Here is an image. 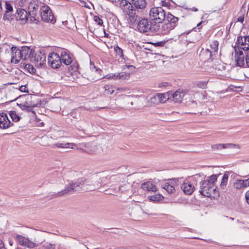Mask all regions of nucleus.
<instances>
[{
	"label": "nucleus",
	"instance_id": "1",
	"mask_svg": "<svg viewBox=\"0 0 249 249\" xmlns=\"http://www.w3.org/2000/svg\"><path fill=\"white\" fill-rule=\"evenodd\" d=\"M217 176L213 175L209 178L200 182L199 193L203 196L209 197H214L219 195L215 182L217 180Z\"/></svg>",
	"mask_w": 249,
	"mask_h": 249
},
{
	"label": "nucleus",
	"instance_id": "2",
	"mask_svg": "<svg viewBox=\"0 0 249 249\" xmlns=\"http://www.w3.org/2000/svg\"><path fill=\"white\" fill-rule=\"evenodd\" d=\"M60 56L62 63L66 65L71 64L69 67V70L76 71L78 70V64L73 59V55L70 52L65 49H63L60 52Z\"/></svg>",
	"mask_w": 249,
	"mask_h": 249
},
{
	"label": "nucleus",
	"instance_id": "3",
	"mask_svg": "<svg viewBox=\"0 0 249 249\" xmlns=\"http://www.w3.org/2000/svg\"><path fill=\"white\" fill-rule=\"evenodd\" d=\"M149 17L155 23L161 22L166 18V13L161 7H153L150 10Z\"/></svg>",
	"mask_w": 249,
	"mask_h": 249
},
{
	"label": "nucleus",
	"instance_id": "4",
	"mask_svg": "<svg viewBox=\"0 0 249 249\" xmlns=\"http://www.w3.org/2000/svg\"><path fill=\"white\" fill-rule=\"evenodd\" d=\"M130 25H136L142 15L132 6L123 12Z\"/></svg>",
	"mask_w": 249,
	"mask_h": 249
},
{
	"label": "nucleus",
	"instance_id": "5",
	"mask_svg": "<svg viewBox=\"0 0 249 249\" xmlns=\"http://www.w3.org/2000/svg\"><path fill=\"white\" fill-rule=\"evenodd\" d=\"M137 29L139 32L142 33H146L148 32H153L152 22L146 18H142L139 19L137 24Z\"/></svg>",
	"mask_w": 249,
	"mask_h": 249
},
{
	"label": "nucleus",
	"instance_id": "6",
	"mask_svg": "<svg viewBox=\"0 0 249 249\" xmlns=\"http://www.w3.org/2000/svg\"><path fill=\"white\" fill-rule=\"evenodd\" d=\"M40 17L43 21L53 23L55 22L54 19V16L48 5L45 4L42 5L40 8Z\"/></svg>",
	"mask_w": 249,
	"mask_h": 249
},
{
	"label": "nucleus",
	"instance_id": "7",
	"mask_svg": "<svg viewBox=\"0 0 249 249\" xmlns=\"http://www.w3.org/2000/svg\"><path fill=\"white\" fill-rule=\"evenodd\" d=\"M46 55L44 51L39 50L35 52L34 51L30 61L35 64L37 67H40L43 66L46 63Z\"/></svg>",
	"mask_w": 249,
	"mask_h": 249
},
{
	"label": "nucleus",
	"instance_id": "8",
	"mask_svg": "<svg viewBox=\"0 0 249 249\" xmlns=\"http://www.w3.org/2000/svg\"><path fill=\"white\" fill-rule=\"evenodd\" d=\"M172 30L171 26L166 22H158L153 24V32L158 35H166Z\"/></svg>",
	"mask_w": 249,
	"mask_h": 249
},
{
	"label": "nucleus",
	"instance_id": "9",
	"mask_svg": "<svg viewBox=\"0 0 249 249\" xmlns=\"http://www.w3.org/2000/svg\"><path fill=\"white\" fill-rule=\"evenodd\" d=\"M14 239L19 245L21 246L26 247L29 249H33L37 246V245L34 241L21 235H16L14 236Z\"/></svg>",
	"mask_w": 249,
	"mask_h": 249
},
{
	"label": "nucleus",
	"instance_id": "10",
	"mask_svg": "<svg viewBox=\"0 0 249 249\" xmlns=\"http://www.w3.org/2000/svg\"><path fill=\"white\" fill-rule=\"evenodd\" d=\"M48 63L53 69L58 68L62 64L61 56L57 53L53 52L48 56Z\"/></svg>",
	"mask_w": 249,
	"mask_h": 249
},
{
	"label": "nucleus",
	"instance_id": "11",
	"mask_svg": "<svg viewBox=\"0 0 249 249\" xmlns=\"http://www.w3.org/2000/svg\"><path fill=\"white\" fill-rule=\"evenodd\" d=\"M236 44H237L236 47L237 51L244 50L247 52L249 50V36L238 37Z\"/></svg>",
	"mask_w": 249,
	"mask_h": 249
},
{
	"label": "nucleus",
	"instance_id": "12",
	"mask_svg": "<svg viewBox=\"0 0 249 249\" xmlns=\"http://www.w3.org/2000/svg\"><path fill=\"white\" fill-rule=\"evenodd\" d=\"M93 69L88 70L86 74L87 79L91 82L96 81L101 78V70L96 69L93 64Z\"/></svg>",
	"mask_w": 249,
	"mask_h": 249
},
{
	"label": "nucleus",
	"instance_id": "13",
	"mask_svg": "<svg viewBox=\"0 0 249 249\" xmlns=\"http://www.w3.org/2000/svg\"><path fill=\"white\" fill-rule=\"evenodd\" d=\"M75 192L76 191L73 187L72 183L71 182L68 185H67L63 190H62L61 191L58 192L57 193H53L52 195V198H55L66 195L71 194Z\"/></svg>",
	"mask_w": 249,
	"mask_h": 249
},
{
	"label": "nucleus",
	"instance_id": "14",
	"mask_svg": "<svg viewBox=\"0 0 249 249\" xmlns=\"http://www.w3.org/2000/svg\"><path fill=\"white\" fill-rule=\"evenodd\" d=\"M131 3H132V6L142 15L147 6L146 0H131Z\"/></svg>",
	"mask_w": 249,
	"mask_h": 249
},
{
	"label": "nucleus",
	"instance_id": "15",
	"mask_svg": "<svg viewBox=\"0 0 249 249\" xmlns=\"http://www.w3.org/2000/svg\"><path fill=\"white\" fill-rule=\"evenodd\" d=\"M11 50L12 55L11 62L15 64L18 63L21 59H22L21 49L15 46H12Z\"/></svg>",
	"mask_w": 249,
	"mask_h": 249
},
{
	"label": "nucleus",
	"instance_id": "16",
	"mask_svg": "<svg viewBox=\"0 0 249 249\" xmlns=\"http://www.w3.org/2000/svg\"><path fill=\"white\" fill-rule=\"evenodd\" d=\"M13 125L6 114L4 113H0V128L1 129H6Z\"/></svg>",
	"mask_w": 249,
	"mask_h": 249
},
{
	"label": "nucleus",
	"instance_id": "17",
	"mask_svg": "<svg viewBox=\"0 0 249 249\" xmlns=\"http://www.w3.org/2000/svg\"><path fill=\"white\" fill-rule=\"evenodd\" d=\"M213 150H217L222 149H227V148H236L238 149H240V146L239 144H236L234 143H219L213 144L211 146Z\"/></svg>",
	"mask_w": 249,
	"mask_h": 249
},
{
	"label": "nucleus",
	"instance_id": "18",
	"mask_svg": "<svg viewBox=\"0 0 249 249\" xmlns=\"http://www.w3.org/2000/svg\"><path fill=\"white\" fill-rule=\"evenodd\" d=\"M21 51L22 60H29L30 61L35 51L33 48L30 47L23 46L21 48Z\"/></svg>",
	"mask_w": 249,
	"mask_h": 249
},
{
	"label": "nucleus",
	"instance_id": "19",
	"mask_svg": "<svg viewBox=\"0 0 249 249\" xmlns=\"http://www.w3.org/2000/svg\"><path fill=\"white\" fill-rule=\"evenodd\" d=\"M181 188L186 195H191L194 191L195 188L191 182L186 180L181 185Z\"/></svg>",
	"mask_w": 249,
	"mask_h": 249
},
{
	"label": "nucleus",
	"instance_id": "20",
	"mask_svg": "<svg viewBox=\"0 0 249 249\" xmlns=\"http://www.w3.org/2000/svg\"><path fill=\"white\" fill-rule=\"evenodd\" d=\"M218 42L217 40H212L210 42V48L207 49V53L209 54L210 58L213 59V56L217 52L218 49Z\"/></svg>",
	"mask_w": 249,
	"mask_h": 249
},
{
	"label": "nucleus",
	"instance_id": "21",
	"mask_svg": "<svg viewBox=\"0 0 249 249\" xmlns=\"http://www.w3.org/2000/svg\"><path fill=\"white\" fill-rule=\"evenodd\" d=\"M235 59L236 64L238 66L242 67L244 65V55L242 51H237L236 47H235Z\"/></svg>",
	"mask_w": 249,
	"mask_h": 249
},
{
	"label": "nucleus",
	"instance_id": "22",
	"mask_svg": "<svg viewBox=\"0 0 249 249\" xmlns=\"http://www.w3.org/2000/svg\"><path fill=\"white\" fill-rule=\"evenodd\" d=\"M166 18L168 21L167 23L171 26L172 29H174L177 25L178 18L169 13L166 15Z\"/></svg>",
	"mask_w": 249,
	"mask_h": 249
},
{
	"label": "nucleus",
	"instance_id": "23",
	"mask_svg": "<svg viewBox=\"0 0 249 249\" xmlns=\"http://www.w3.org/2000/svg\"><path fill=\"white\" fill-rule=\"evenodd\" d=\"M141 187L144 191L153 192L157 191L156 186L150 181L142 183Z\"/></svg>",
	"mask_w": 249,
	"mask_h": 249
},
{
	"label": "nucleus",
	"instance_id": "24",
	"mask_svg": "<svg viewBox=\"0 0 249 249\" xmlns=\"http://www.w3.org/2000/svg\"><path fill=\"white\" fill-rule=\"evenodd\" d=\"M17 13L18 14L17 18H19V20L22 21L23 23L26 22L28 20V13L25 10L23 9H19L17 10Z\"/></svg>",
	"mask_w": 249,
	"mask_h": 249
},
{
	"label": "nucleus",
	"instance_id": "25",
	"mask_svg": "<svg viewBox=\"0 0 249 249\" xmlns=\"http://www.w3.org/2000/svg\"><path fill=\"white\" fill-rule=\"evenodd\" d=\"M83 181H84V189L85 190L89 191L94 190H95L98 186V184L96 185L93 183V181L90 179L84 178Z\"/></svg>",
	"mask_w": 249,
	"mask_h": 249
},
{
	"label": "nucleus",
	"instance_id": "26",
	"mask_svg": "<svg viewBox=\"0 0 249 249\" xmlns=\"http://www.w3.org/2000/svg\"><path fill=\"white\" fill-rule=\"evenodd\" d=\"M185 95L184 92L180 89L175 91L173 94V98L175 102L177 103H180Z\"/></svg>",
	"mask_w": 249,
	"mask_h": 249
},
{
	"label": "nucleus",
	"instance_id": "27",
	"mask_svg": "<svg viewBox=\"0 0 249 249\" xmlns=\"http://www.w3.org/2000/svg\"><path fill=\"white\" fill-rule=\"evenodd\" d=\"M83 180L84 178H80L74 182L73 181L71 182L76 192L84 188V181Z\"/></svg>",
	"mask_w": 249,
	"mask_h": 249
},
{
	"label": "nucleus",
	"instance_id": "28",
	"mask_svg": "<svg viewBox=\"0 0 249 249\" xmlns=\"http://www.w3.org/2000/svg\"><path fill=\"white\" fill-rule=\"evenodd\" d=\"M80 127L86 131L91 132L93 130V124L89 119L85 120L83 124Z\"/></svg>",
	"mask_w": 249,
	"mask_h": 249
},
{
	"label": "nucleus",
	"instance_id": "29",
	"mask_svg": "<svg viewBox=\"0 0 249 249\" xmlns=\"http://www.w3.org/2000/svg\"><path fill=\"white\" fill-rule=\"evenodd\" d=\"M55 145L58 148H76L78 149V147L75 143H56L55 144Z\"/></svg>",
	"mask_w": 249,
	"mask_h": 249
},
{
	"label": "nucleus",
	"instance_id": "30",
	"mask_svg": "<svg viewBox=\"0 0 249 249\" xmlns=\"http://www.w3.org/2000/svg\"><path fill=\"white\" fill-rule=\"evenodd\" d=\"M111 79H126L129 77V74L121 72L117 74H110Z\"/></svg>",
	"mask_w": 249,
	"mask_h": 249
},
{
	"label": "nucleus",
	"instance_id": "31",
	"mask_svg": "<svg viewBox=\"0 0 249 249\" xmlns=\"http://www.w3.org/2000/svg\"><path fill=\"white\" fill-rule=\"evenodd\" d=\"M119 2H120L119 7L123 12L129 7H131V6H132L131 1L129 2L127 0H120Z\"/></svg>",
	"mask_w": 249,
	"mask_h": 249
},
{
	"label": "nucleus",
	"instance_id": "32",
	"mask_svg": "<svg viewBox=\"0 0 249 249\" xmlns=\"http://www.w3.org/2000/svg\"><path fill=\"white\" fill-rule=\"evenodd\" d=\"M174 183H171L170 184L169 182H165L164 184L162 185V188L165 189L168 194H173L175 191V188L174 186Z\"/></svg>",
	"mask_w": 249,
	"mask_h": 249
},
{
	"label": "nucleus",
	"instance_id": "33",
	"mask_svg": "<svg viewBox=\"0 0 249 249\" xmlns=\"http://www.w3.org/2000/svg\"><path fill=\"white\" fill-rule=\"evenodd\" d=\"M8 114L12 119L13 122H18L21 118V117L19 116L16 111L11 110L8 111Z\"/></svg>",
	"mask_w": 249,
	"mask_h": 249
},
{
	"label": "nucleus",
	"instance_id": "34",
	"mask_svg": "<svg viewBox=\"0 0 249 249\" xmlns=\"http://www.w3.org/2000/svg\"><path fill=\"white\" fill-rule=\"evenodd\" d=\"M56 245L48 242H43L41 244L39 249H55Z\"/></svg>",
	"mask_w": 249,
	"mask_h": 249
},
{
	"label": "nucleus",
	"instance_id": "35",
	"mask_svg": "<svg viewBox=\"0 0 249 249\" xmlns=\"http://www.w3.org/2000/svg\"><path fill=\"white\" fill-rule=\"evenodd\" d=\"M159 101L157 94H155L152 96L148 99V103L149 105L153 106L160 104Z\"/></svg>",
	"mask_w": 249,
	"mask_h": 249
},
{
	"label": "nucleus",
	"instance_id": "36",
	"mask_svg": "<svg viewBox=\"0 0 249 249\" xmlns=\"http://www.w3.org/2000/svg\"><path fill=\"white\" fill-rule=\"evenodd\" d=\"M157 96L159 99L160 103H165L168 99V93H157Z\"/></svg>",
	"mask_w": 249,
	"mask_h": 249
},
{
	"label": "nucleus",
	"instance_id": "37",
	"mask_svg": "<svg viewBox=\"0 0 249 249\" xmlns=\"http://www.w3.org/2000/svg\"><path fill=\"white\" fill-rule=\"evenodd\" d=\"M233 187L237 190H241L245 188L244 185V182L242 179H237L233 183Z\"/></svg>",
	"mask_w": 249,
	"mask_h": 249
},
{
	"label": "nucleus",
	"instance_id": "38",
	"mask_svg": "<svg viewBox=\"0 0 249 249\" xmlns=\"http://www.w3.org/2000/svg\"><path fill=\"white\" fill-rule=\"evenodd\" d=\"M14 17V15L13 14V12H5L3 19L4 20H7L11 22V21L13 19Z\"/></svg>",
	"mask_w": 249,
	"mask_h": 249
},
{
	"label": "nucleus",
	"instance_id": "39",
	"mask_svg": "<svg viewBox=\"0 0 249 249\" xmlns=\"http://www.w3.org/2000/svg\"><path fill=\"white\" fill-rule=\"evenodd\" d=\"M104 89V93L106 94H111L114 92V87L111 85H105L103 87Z\"/></svg>",
	"mask_w": 249,
	"mask_h": 249
},
{
	"label": "nucleus",
	"instance_id": "40",
	"mask_svg": "<svg viewBox=\"0 0 249 249\" xmlns=\"http://www.w3.org/2000/svg\"><path fill=\"white\" fill-rule=\"evenodd\" d=\"M18 105L20 107V108L23 111H26L28 112H31L34 115H36V112L33 110V109L29 108V106H25L22 104H18Z\"/></svg>",
	"mask_w": 249,
	"mask_h": 249
},
{
	"label": "nucleus",
	"instance_id": "41",
	"mask_svg": "<svg viewBox=\"0 0 249 249\" xmlns=\"http://www.w3.org/2000/svg\"><path fill=\"white\" fill-rule=\"evenodd\" d=\"M228 180V175L224 174L222 177V180L220 183V187L224 189L227 185V181Z\"/></svg>",
	"mask_w": 249,
	"mask_h": 249
},
{
	"label": "nucleus",
	"instance_id": "42",
	"mask_svg": "<svg viewBox=\"0 0 249 249\" xmlns=\"http://www.w3.org/2000/svg\"><path fill=\"white\" fill-rule=\"evenodd\" d=\"M116 55L119 57L122 58L123 56V50L118 46H116L114 48Z\"/></svg>",
	"mask_w": 249,
	"mask_h": 249
},
{
	"label": "nucleus",
	"instance_id": "43",
	"mask_svg": "<svg viewBox=\"0 0 249 249\" xmlns=\"http://www.w3.org/2000/svg\"><path fill=\"white\" fill-rule=\"evenodd\" d=\"M162 196L159 194L150 196H148L149 199L151 201H159L161 199Z\"/></svg>",
	"mask_w": 249,
	"mask_h": 249
},
{
	"label": "nucleus",
	"instance_id": "44",
	"mask_svg": "<svg viewBox=\"0 0 249 249\" xmlns=\"http://www.w3.org/2000/svg\"><path fill=\"white\" fill-rule=\"evenodd\" d=\"M25 68L31 73H34L36 72V69L31 64H26L25 66Z\"/></svg>",
	"mask_w": 249,
	"mask_h": 249
},
{
	"label": "nucleus",
	"instance_id": "45",
	"mask_svg": "<svg viewBox=\"0 0 249 249\" xmlns=\"http://www.w3.org/2000/svg\"><path fill=\"white\" fill-rule=\"evenodd\" d=\"M21 104L25 106H29V108H31L32 109H33V108H34L35 107H37V104H32L29 103L28 97L27 98L26 101Z\"/></svg>",
	"mask_w": 249,
	"mask_h": 249
},
{
	"label": "nucleus",
	"instance_id": "46",
	"mask_svg": "<svg viewBox=\"0 0 249 249\" xmlns=\"http://www.w3.org/2000/svg\"><path fill=\"white\" fill-rule=\"evenodd\" d=\"M5 8H6L5 12H13V11L12 6L8 1H5Z\"/></svg>",
	"mask_w": 249,
	"mask_h": 249
},
{
	"label": "nucleus",
	"instance_id": "47",
	"mask_svg": "<svg viewBox=\"0 0 249 249\" xmlns=\"http://www.w3.org/2000/svg\"><path fill=\"white\" fill-rule=\"evenodd\" d=\"M28 98L29 103L32 104H37V105H38V102H35V99L36 98V97L35 96H34V95L28 96Z\"/></svg>",
	"mask_w": 249,
	"mask_h": 249
},
{
	"label": "nucleus",
	"instance_id": "48",
	"mask_svg": "<svg viewBox=\"0 0 249 249\" xmlns=\"http://www.w3.org/2000/svg\"><path fill=\"white\" fill-rule=\"evenodd\" d=\"M94 20L95 22H96L99 25H102L103 23V20L101 18H100L98 16H94Z\"/></svg>",
	"mask_w": 249,
	"mask_h": 249
},
{
	"label": "nucleus",
	"instance_id": "49",
	"mask_svg": "<svg viewBox=\"0 0 249 249\" xmlns=\"http://www.w3.org/2000/svg\"><path fill=\"white\" fill-rule=\"evenodd\" d=\"M207 86L206 82H200L197 84V87L201 89H205Z\"/></svg>",
	"mask_w": 249,
	"mask_h": 249
},
{
	"label": "nucleus",
	"instance_id": "50",
	"mask_svg": "<svg viewBox=\"0 0 249 249\" xmlns=\"http://www.w3.org/2000/svg\"><path fill=\"white\" fill-rule=\"evenodd\" d=\"M19 90L21 92H28V89H27V87L25 85L21 86L19 87Z\"/></svg>",
	"mask_w": 249,
	"mask_h": 249
},
{
	"label": "nucleus",
	"instance_id": "51",
	"mask_svg": "<svg viewBox=\"0 0 249 249\" xmlns=\"http://www.w3.org/2000/svg\"><path fill=\"white\" fill-rule=\"evenodd\" d=\"M246 65L249 68V51H248L247 53H246Z\"/></svg>",
	"mask_w": 249,
	"mask_h": 249
},
{
	"label": "nucleus",
	"instance_id": "52",
	"mask_svg": "<svg viewBox=\"0 0 249 249\" xmlns=\"http://www.w3.org/2000/svg\"><path fill=\"white\" fill-rule=\"evenodd\" d=\"M242 181L244 182L245 188L249 186V178L247 179H242Z\"/></svg>",
	"mask_w": 249,
	"mask_h": 249
},
{
	"label": "nucleus",
	"instance_id": "53",
	"mask_svg": "<svg viewBox=\"0 0 249 249\" xmlns=\"http://www.w3.org/2000/svg\"><path fill=\"white\" fill-rule=\"evenodd\" d=\"M245 198L247 203L249 204V190L245 194Z\"/></svg>",
	"mask_w": 249,
	"mask_h": 249
},
{
	"label": "nucleus",
	"instance_id": "54",
	"mask_svg": "<svg viewBox=\"0 0 249 249\" xmlns=\"http://www.w3.org/2000/svg\"><path fill=\"white\" fill-rule=\"evenodd\" d=\"M0 249H6L3 242L0 239Z\"/></svg>",
	"mask_w": 249,
	"mask_h": 249
},
{
	"label": "nucleus",
	"instance_id": "55",
	"mask_svg": "<svg viewBox=\"0 0 249 249\" xmlns=\"http://www.w3.org/2000/svg\"><path fill=\"white\" fill-rule=\"evenodd\" d=\"M168 85L167 83H161L160 84V87H166Z\"/></svg>",
	"mask_w": 249,
	"mask_h": 249
},
{
	"label": "nucleus",
	"instance_id": "56",
	"mask_svg": "<svg viewBox=\"0 0 249 249\" xmlns=\"http://www.w3.org/2000/svg\"><path fill=\"white\" fill-rule=\"evenodd\" d=\"M237 20H238V21H240L241 22H243V21H244V18L242 17H238Z\"/></svg>",
	"mask_w": 249,
	"mask_h": 249
},
{
	"label": "nucleus",
	"instance_id": "57",
	"mask_svg": "<svg viewBox=\"0 0 249 249\" xmlns=\"http://www.w3.org/2000/svg\"><path fill=\"white\" fill-rule=\"evenodd\" d=\"M106 77V78H107V79H111V77H110V74H107V75L106 76V77Z\"/></svg>",
	"mask_w": 249,
	"mask_h": 249
},
{
	"label": "nucleus",
	"instance_id": "58",
	"mask_svg": "<svg viewBox=\"0 0 249 249\" xmlns=\"http://www.w3.org/2000/svg\"><path fill=\"white\" fill-rule=\"evenodd\" d=\"M192 10H193V11H194L196 12V11H197V10H197V8H195V7H193V8H192Z\"/></svg>",
	"mask_w": 249,
	"mask_h": 249
},
{
	"label": "nucleus",
	"instance_id": "59",
	"mask_svg": "<svg viewBox=\"0 0 249 249\" xmlns=\"http://www.w3.org/2000/svg\"><path fill=\"white\" fill-rule=\"evenodd\" d=\"M9 244L10 246H12L13 245V242L12 241H9Z\"/></svg>",
	"mask_w": 249,
	"mask_h": 249
},
{
	"label": "nucleus",
	"instance_id": "60",
	"mask_svg": "<svg viewBox=\"0 0 249 249\" xmlns=\"http://www.w3.org/2000/svg\"><path fill=\"white\" fill-rule=\"evenodd\" d=\"M1 3L0 1V12L2 10Z\"/></svg>",
	"mask_w": 249,
	"mask_h": 249
},
{
	"label": "nucleus",
	"instance_id": "61",
	"mask_svg": "<svg viewBox=\"0 0 249 249\" xmlns=\"http://www.w3.org/2000/svg\"><path fill=\"white\" fill-rule=\"evenodd\" d=\"M202 23V21L200 22L199 23L197 24V26L199 27V26L201 25V24Z\"/></svg>",
	"mask_w": 249,
	"mask_h": 249
},
{
	"label": "nucleus",
	"instance_id": "62",
	"mask_svg": "<svg viewBox=\"0 0 249 249\" xmlns=\"http://www.w3.org/2000/svg\"><path fill=\"white\" fill-rule=\"evenodd\" d=\"M120 190V188L119 187H118L117 189H116V192H118Z\"/></svg>",
	"mask_w": 249,
	"mask_h": 249
},
{
	"label": "nucleus",
	"instance_id": "63",
	"mask_svg": "<svg viewBox=\"0 0 249 249\" xmlns=\"http://www.w3.org/2000/svg\"><path fill=\"white\" fill-rule=\"evenodd\" d=\"M151 215H156V213H150Z\"/></svg>",
	"mask_w": 249,
	"mask_h": 249
},
{
	"label": "nucleus",
	"instance_id": "64",
	"mask_svg": "<svg viewBox=\"0 0 249 249\" xmlns=\"http://www.w3.org/2000/svg\"><path fill=\"white\" fill-rule=\"evenodd\" d=\"M31 6H32V4H30L29 5V8H30Z\"/></svg>",
	"mask_w": 249,
	"mask_h": 249
}]
</instances>
